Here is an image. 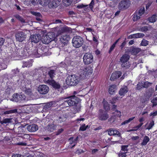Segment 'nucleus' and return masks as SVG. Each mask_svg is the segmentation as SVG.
<instances>
[{
  "instance_id": "1",
  "label": "nucleus",
  "mask_w": 157,
  "mask_h": 157,
  "mask_svg": "<svg viewBox=\"0 0 157 157\" xmlns=\"http://www.w3.org/2000/svg\"><path fill=\"white\" fill-rule=\"evenodd\" d=\"M79 76L75 75L68 76L66 80L67 84L70 86H75L78 84L80 79H84L90 77L93 72L92 69L88 67L81 69Z\"/></svg>"
},
{
  "instance_id": "2",
  "label": "nucleus",
  "mask_w": 157,
  "mask_h": 157,
  "mask_svg": "<svg viewBox=\"0 0 157 157\" xmlns=\"http://www.w3.org/2000/svg\"><path fill=\"white\" fill-rule=\"evenodd\" d=\"M64 99L63 101H62L63 102L61 103V105L66 107L76 105L81 101L79 98L75 96L65 98Z\"/></svg>"
},
{
  "instance_id": "3",
  "label": "nucleus",
  "mask_w": 157,
  "mask_h": 157,
  "mask_svg": "<svg viewBox=\"0 0 157 157\" xmlns=\"http://www.w3.org/2000/svg\"><path fill=\"white\" fill-rule=\"evenodd\" d=\"M83 38L79 36H76L72 39V43L73 46L78 48L82 46L83 43Z\"/></svg>"
},
{
  "instance_id": "4",
  "label": "nucleus",
  "mask_w": 157,
  "mask_h": 157,
  "mask_svg": "<svg viewBox=\"0 0 157 157\" xmlns=\"http://www.w3.org/2000/svg\"><path fill=\"white\" fill-rule=\"evenodd\" d=\"M130 58V56L125 54L122 56L120 59V62L121 63V66L122 67L127 69L130 67V64L128 61Z\"/></svg>"
},
{
  "instance_id": "5",
  "label": "nucleus",
  "mask_w": 157,
  "mask_h": 157,
  "mask_svg": "<svg viewBox=\"0 0 157 157\" xmlns=\"http://www.w3.org/2000/svg\"><path fill=\"white\" fill-rule=\"evenodd\" d=\"M47 68L46 67H41L37 69H35L33 71V76H36L38 78L40 77L43 75L45 76L44 72L46 73L47 72Z\"/></svg>"
},
{
  "instance_id": "6",
  "label": "nucleus",
  "mask_w": 157,
  "mask_h": 157,
  "mask_svg": "<svg viewBox=\"0 0 157 157\" xmlns=\"http://www.w3.org/2000/svg\"><path fill=\"white\" fill-rule=\"evenodd\" d=\"M29 50L27 49V48H21L17 49V52L18 53V56L22 57H26L28 56L31 53H30Z\"/></svg>"
},
{
  "instance_id": "7",
  "label": "nucleus",
  "mask_w": 157,
  "mask_h": 157,
  "mask_svg": "<svg viewBox=\"0 0 157 157\" xmlns=\"http://www.w3.org/2000/svg\"><path fill=\"white\" fill-rule=\"evenodd\" d=\"M53 33H48L41 38L42 42L44 44H48L55 39L54 35Z\"/></svg>"
},
{
  "instance_id": "8",
  "label": "nucleus",
  "mask_w": 157,
  "mask_h": 157,
  "mask_svg": "<svg viewBox=\"0 0 157 157\" xmlns=\"http://www.w3.org/2000/svg\"><path fill=\"white\" fill-rule=\"evenodd\" d=\"M98 117L101 121H104L107 120L109 117V116L107 111L102 109L99 110Z\"/></svg>"
},
{
  "instance_id": "9",
  "label": "nucleus",
  "mask_w": 157,
  "mask_h": 157,
  "mask_svg": "<svg viewBox=\"0 0 157 157\" xmlns=\"http://www.w3.org/2000/svg\"><path fill=\"white\" fill-rule=\"evenodd\" d=\"M83 62L85 64H89L93 61V56L91 53H85L83 57Z\"/></svg>"
},
{
  "instance_id": "10",
  "label": "nucleus",
  "mask_w": 157,
  "mask_h": 157,
  "mask_svg": "<svg viewBox=\"0 0 157 157\" xmlns=\"http://www.w3.org/2000/svg\"><path fill=\"white\" fill-rule=\"evenodd\" d=\"M130 4L129 0H122L119 4L118 7L120 10H124L128 8Z\"/></svg>"
},
{
  "instance_id": "11",
  "label": "nucleus",
  "mask_w": 157,
  "mask_h": 157,
  "mask_svg": "<svg viewBox=\"0 0 157 157\" xmlns=\"http://www.w3.org/2000/svg\"><path fill=\"white\" fill-rule=\"evenodd\" d=\"M15 36L16 40L21 42L25 40L26 37V35L25 33L21 31L17 32Z\"/></svg>"
},
{
  "instance_id": "12",
  "label": "nucleus",
  "mask_w": 157,
  "mask_h": 157,
  "mask_svg": "<svg viewBox=\"0 0 157 157\" xmlns=\"http://www.w3.org/2000/svg\"><path fill=\"white\" fill-rule=\"evenodd\" d=\"M48 86L45 85H40L38 88V90L40 94H45L48 93L49 91Z\"/></svg>"
},
{
  "instance_id": "13",
  "label": "nucleus",
  "mask_w": 157,
  "mask_h": 157,
  "mask_svg": "<svg viewBox=\"0 0 157 157\" xmlns=\"http://www.w3.org/2000/svg\"><path fill=\"white\" fill-rule=\"evenodd\" d=\"M47 82L49 84L51 85L54 89L55 90H58L60 88L61 86L59 83L56 82L54 80L48 79Z\"/></svg>"
},
{
  "instance_id": "14",
  "label": "nucleus",
  "mask_w": 157,
  "mask_h": 157,
  "mask_svg": "<svg viewBox=\"0 0 157 157\" xmlns=\"http://www.w3.org/2000/svg\"><path fill=\"white\" fill-rule=\"evenodd\" d=\"M31 84L30 83H29L27 82H21V85L20 86V88L22 90L23 92L26 90H28L29 88H32Z\"/></svg>"
},
{
  "instance_id": "15",
  "label": "nucleus",
  "mask_w": 157,
  "mask_h": 157,
  "mask_svg": "<svg viewBox=\"0 0 157 157\" xmlns=\"http://www.w3.org/2000/svg\"><path fill=\"white\" fill-rule=\"evenodd\" d=\"M106 132H108V135L110 136L117 135L119 137L121 136V134L120 132L114 128H109L106 130Z\"/></svg>"
},
{
  "instance_id": "16",
  "label": "nucleus",
  "mask_w": 157,
  "mask_h": 157,
  "mask_svg": "<svg viewBox=\"0 0 157 157\" xmlns=\"http://www.w3.org/2000/svg\"><path fill=\"white\" fill-rule=\"evenodd\" d=\"M141 49L139 48H136V47H131L127 49L126 52H129L133 55H136L140 52Z\"/></svg>"
},
{
  "instance_id": "17",
  "label": "nucleus",
  "mask_w": 157,
  "mask_h": 157,
  "mask_svg": "<svg viewBox=\"0 0 157 157\" xmlns=\"http://www.w3.org/2000/svg\"><path fill=\"white\" fill-rule=\"evenodd\" d=\"M44 49V48H39L37 49L36 48V49L34 50V51L32 53V54L34 55L36 57H40L41 55H42L44 52L42 50Z\"/></svg>"
},
{
  "instance_id": "18",
  "label": "nucleus",
  "mask_w": 157,
  "mask_h": 157,
  "mask_svg": "<svg viewBox=\"0 0 157 157\" xmlns=\"http://www.w3.org/2000/svg\"><path fill=\"white\" fill-rule=\"evenodd\" d=\"M59 39L62 43L65 45L68 43L70 39V36L67 34L64 35L60 37Z\"/></svg>"
},
{
  "instance_id": "19",
  "label": "nucleus",
  "mask_w": 157,
  "mask_h": 157,
  "mask_svg": "<svg viewBox=\"0 0 157 157\" xmlns=\"http://www.w3.org/2000/svg\"><path fill=\"white\" fill-rule=\"evenodd\" d=\"M30 38L32 42L35 43H37L41 39V35L39 34L31 36Z\"/></svg>"
},
{
  "instance_id": "20",
  "label": "nucleus",
  "mask_w": 157,
  "mask_h": 157,
  "mask_svg": "<svg viewBox=\"0 0 157 157\" xmlns=\"http://www.w3.org/2000/svg\"><path fill=\"white\" fill-rule=\"evenodd\" d=\"M27 128L29 132H33L38 129V125L35 124H30L27 127Z\"/></svg>"
},
{
  "instance_id": "21",
  "label": "nucleus",
  "mask_w": 157,
  "mask_h": 157,
  "mask_svg": "<svg viewBox=\"0 0 157 157\" xmlns=\"http://www.w3.org/2000/svg\"><path fill=\"white\" fill-rule=\"evenodd\" d=\"M121 72L119 71L113 73L110 79L111 81H114L115 79L119 78L121 75Z\"/></svg>"
},
{
  "instance_id": "22",
  "label": "nucleus",
  "mask_w": 157,
  "mask_h": 157,
  "mask_svg": "<svg viewBox=\"0 0 157 157\" xmlns=\"http://www.w3.org/2000/svg\"><path fill=\"white\" fill-rule=\"evenodd\" d=\"M60 1L59 0H53L50 3L48 6L50 8H53L57 7L59 5Z\"/></svg>"
},
{
  "instance_id": "23",
  "label": "nucleus",
  "mask_w": 157,
  "mask_h": 157,
  "mask_svg": "<svg viewBox=\"0 0 157 157\" xmlns=\"http://www.w3.org/2000/svg\"><path fill=\"white\" fill-rule=\"evenodd\" d=\"M117 89V86L116 85H111L109 87L108 92L109 94L113 95L115 93Z\"/></svg>"
},
{
  "instance_id": "24",
  "label": "nucleus",
  "mask_w": 157,
  "mask_h": 157,
  "mask_svg": "<svg viewBox=\"0 0 157 157\" xmlns=\"http://www.w3.org/2000/svg\"><path fill=\"white\" fill-rule=\"evenodd\" d=\"M154 91L153 88H150L147 91L145 94V98L146 99H149L151 96Z\"/></svg>"
},
{
  "instance_id": "25",
  "label": "nucleus",
  "mask_w": 157,
  "mask_h": 157,
  "mask_svg": "<svg viewBox=\"0 0 157 157\" xmlns=\"http://www.w3.org/2000/svg\"><path fill=\"white\" fill-rule=\"evenodd\" d=\"M128 89L127 86H125L121 88L120 90L119 94L121 95H124L128 91Z\"/></svg>"
},
{
  "instance_id": "26",
  "label": "nucleus",
  "mask_w": 157,
  "mask_h": 157,
  "mask_svg": "<svg viewBox=\"0 0 157 157\" xmlns=\"http://www.w3.org/2000/svg\"><path fill=\"white\" fill-rule=\"evenodd\" d=\"M56 127V125L53 124H49L47 127V129L49 132H53Z\"/></svg>"
},
{
  "instance_id": "27",
  "label": "nucleus",
  "mask_w": 157,
  "mask_h": 157,
  "mask_svg": "<svg viewBox=\"0 0 157 157\" xmlns=\"http://www.w3.org/2000/svg\"><path fill=\"white\" fill-rule=\"evenodd\" d=\"M32 65V61L31 60H28L27 61H23V65L22 67L25 68V67H29Z\"/></svg>"
},
{
  "instance_id": "28",
  "label": "nucleus",
  "mask_w": 157,
  "mask_h": 157,
  "mask_svg": "<svg viewBox=\"0 0 157 157\" xmlns=\"http://www.w3.org/2000/svg\"><path fill=\"white\" fill-rule=\"evenodd\" d=\"M19 94L17 93L14 94L13 96V98L11 99V100L16 102H20Z\"/></svg>"
},
{
  "instance_id": "29",
  "label": "nucleus",
  "mask_w": 157,
  "mask_h": 157,
  "mask_svg": "<svg viewBox=\"0 0 157 157\" xmlns=\"http://www.w3.org/2000/svg\"><path fill=\"white\" fill-rule=\"evenodd\" d=\"M56 70H51L48 71V75L49 78L51 79H53V78L55 77L56 75Z\"/></svg>"
},
{
  "instance_id": "30",
  "label": "nucleus",
  "mask_w": 157,
  "mask_h": 157,
  "mask_svg": "<svg viewBox=\"0 0 157 157\" xmlns=\"http://www.w3.org/2000/svg\"><path fill=\"white\" fill-rule=\"evenodd\" d=\"M157 20V16L155 14H154L148 18V21L151 23H154Z\"/></svg>"
},
{
  "instance_id": "31",
  "label": "nucleus",
  "mask_w": 157,
  "mask_h": 157,
  "mask_svg": "<svg viewBox=\"0 0 157 157\" xmlns=\"http://www.w3.org/2000/svg\"><path fill=\"white\" fill-rule=\"evenodd\" d=\"M149 140L150 139L149 137L147 136H145L144 137L143 141L141 143V145L143 146L146 145Z\"/></svg>"
},
{
  "instance_id": "32",
  "label": "nucleus",
  "mask_w": 157,
  "mask_h": 157,
  "mask_svg": "<svg viewBox=\"0 0 157 157\" xmlns=\"http://www.w3.org/2000/svg\"><path fill=\"white\" fill-rule=\"evenodd\" d=\"M54 103V102L53 101H51L46 103L44 106V109L46 110L50 108Z\"/></svg>"
},
{
  "instance_id": "33",
  "label": "nucleus",
  "mask_w": 157,
  "mask_h": 157,
  "mask_svg": "<svg viewBox=\"0 0 157 157\" xmlns=\"http://www.w3.org/2000/svg\"><path fill=\"white\" fill-rule=\"evenodd\" d=\"M102 103L103 104L104 109L105 111L108 110L109 109V104L107 101L104 99L102 101Z\"/></svg>"
},
{
  "instance_id": "34",
  "label": "nucleus",
  "mask_w": 157,
  "mask_h": 157,
  "mask_svg": "<svg viewBox=\"0 0 157 157\" xmlns=\"http://www.w3.org/2000/svg\"><path fill=\"white\" fill-rule=\"evenodd\" d=\"M17 112V109H11L10 110L6 111H5L4 113V114L5 115L11 113H13Z\"/></svg>"
},
{
  "instance_id": "35",
  "label": "nucleus",
  "mask_w": 157,
  "mask_h": 157,
  "mask_svg": "<svg viewBox=\"0 0 157 157\" xmlns=\"http://www.w3.org/2000/svg\"><path fill=\"white\" fill-rule=\"evenodd\" d=\"M151 27L148 26H144L139 29V30L142 32H146L150 29Z\"/></svg>"
},
{
  "instance_id": "36",
  "label": "nucleus",
  "mask_w": 157,
  "mask_h": 157,
  "mask_svg": "<svg viewBox=\"0 0 157 157\" xmlns=\"http://www.w3.org/2000/svg\"><path fill=\"white\" fill-rule=\"evenodd\" d=\"M14 17L18 20H19L21 22L25 23H26L25 20L19 15L16 14L14 15Z\"/></svg>"
},
{
  "instance_id": "37",
  "label": "nucleus",
  "mask_w": 157,
  "mask_h": 157,
  "mask_svg": "<svg viewBox=\"0 0 157 157\" xmlns=\"http://www.w3.org/2000/svg\"><path fill=\"white\" fill-rule=\"evenodd\" d=\"M140 15H138V13L136 12L134 14L132 18L133 20L134 21H137L140 18Z\"/></svg>"
},
{
  "instance_id": "38",
  "label": "nucleus",
  "mask_w": 157,
  "mask_h": 157,
  "mask_svg": "<svg viewBox=\"0 0 157 157\" xmlns=\"http://www.w3.org/2000/svg\"><path fill=\"white\" fill-rule=\"evenodd\" d=\"M72 1L73 0H63V2L64 5L68 6L71 4Z\"/></svg>"
},
{
  "instance_id": "39",
  "label": "nucleus",
  "mask_w": 157,
  "mask_h": 157,
  "mask_svg": "<svg viewBox=\"0 0 157 157\" xmlns=\"http://www.w3.org/2000/svg\"><path fill=\"white\" fill-rule=\"evenodd\" d=\"M151 102L152 103V107L156 106L157 105V97L153 98L151 100Z\"/></svg>"
},
{
  "instance_id": "40",
  "label": "nucleus",
  "mask_w": 157,
  "mask_h": 157,
  "mask_svg": "<svg viewBox=\"0 0 157 157\" xmlns=\"http://www.w3.org/2000/svg\"><path fill=\"white\" fill-rule=\"evenodd\" d=\"M152 83L149 82L147 81L145 82L143 84V88H147L149 86H150Z\"/></svg>"
},
{
  "instance_id": "41",
  "label": "nucleus",
  "mask_w": 157,
  "mask_h": 157,
  "mask_svg": "<svg viewBox=\"0 0 157 157\" xmlns=\"http://www.w3.org/2000/svg\"><path fill=\"white\" fill-rule=\"evenodd\" d=\"M135 38H140L143 37L144 35V33H138L134 34Z\"/></svg>"
},
{
  "instance_id": "42",
  "label": "nucleus",
  "mask_w": 157,
  "mask_h": 157,
  "mask_svg": "<svg viewBox=\"0 0 157 157\" xmlns=\"http://www.w3.org/2000/svg\"><path fill=\"white\" fill-rule=\"evenodd\" d=\"M135 118V117H133L129 118L128 120H127L122 122L121 124V125H124L128 123L131 121L132 120Z\"/></svg>"
},
{
  "instance_id": "43",
  "label": "nucleus",
  "mask_w": 157,
  "mask_h": 157,
  "mask_svg": "<svg viewBox=\"0 0 157 157\" xmlns=\"http://www.w3.org/2000/svg\"><path fill=\"white\" fill-rule=\"evenodd\" d=\"M148 42H149L148 41L144 39L142 40L141 43V45L144 46H146L148 45Z\"/></svg>"
},
{
  "instance_id": "44",
  "label": "nucleus",
  "mask_w": 157,
  "mask_h": 157,
  "mask_svg": "<svg viewBox=\"0 0 157 157\" xmlns=\"http://www.w3.org/2000/svg\"><path fill=\"white\" fill-rule=\"evenodd\" d=\"M119 98L117 97H114L112 98V100L110 101V103H111L112 104H114L115 103L117 100Z\"/></svg>"
},
{
  "instance_id": "45",
  "label": "nucleus",
  "mask_w": 157,
  "mask_h": 157,
  "mask_svg": "<svg viewBox=\"0 0 157 157\" xmlns=\"http://www.w3.org/2000/svg\"><path fill=\"white\" fill-rule=\"evenodd\" d=\"M11 119L6 118L4 119L2 121L1 124H3L4 123L6 124L10 123L11 122Z\"/></svg>"
},
{
  "instance_id": "46",
  "label": "nucleus",
  "mask_w": 157,
  "mask_h": 157,
  "mask_svg": "<svg viewBox=\"0 0 157 157\" xmlns=\"http://www.w3.org/2000/svg\"><path fill=\"white\" fill-rule=\"evenodd\" d=\"M66 119L63 116L59 117V118L58 120H57L58 121V123H61L65 121Z\"/></svg>"
},
{
  "instance_id": "47",
  "label": "nucleus",
  "mask_w": 157,
  "mask_h": 157,
  "mask_svg": "<svg viewBox=\"0 0 157 157\" xmlns=\"http://www.w3.org/2000/svg\"><path fill=\"white\" fill-rule=\"evenodd\" d=\"M11 56L12 57H13L18 56V53L17 52V49H15V50L13 51V52L11 53Z\"/></svg>"
},
{
  "instance_id": "48",
  "label": "nucleus",
  "mask_w": 157,
  "mask_h": 157,
  "mask_svg": "<svg viewBox=\"0 0 157 157\" xmlns=\"http://www.w3.org/2000/svg\"><path fill=\"white\" fill-rule=\"evenodd\" d=\"M154 125V121H152L150 123L148 126L147 128H146L145 129L149 130L152 128Z\"/></svg>"
},
{
  "instance_id": "49",
  "label": "nucleus",
  "mask_w": 157,
  "mask_h": 157,
  "mask_svg": "<svg viewBox=\"0 0 157 157\" xmlns=\"http://www.w3.org/2000/svg\"><path fill=\"white\" fill-rule=\"evenodd\" d=\"M145 9L144 8H141L139 10L138 13V15H139L141 16L142 14H144V12Z\"/></svg>"
},
{
  "instance_id": "50",
  "label": "nucleus",
  "mask_w": 157,
  "mask_h": 157,
  "mask_svg": "<svg viewBox=\"0 0 157 157\" xmlns=\"http://www.w3.org/2000/svg\"><path fill=\"white\" fill-rule=\"evenodd\" d=\"M19 96H20V102L21 101H25V100H26V97L25 96V95L24 94H20Z\"/></svg>"
},
{
  "instance_id": "51",
  "label": "nucleus",
  "mask_w": 157,
  "mask_h": 157,
  "mask_svg": "<svg viewBox=\"0 0 157 157\" xmlns=\"http://www.w3.org/2000/svg\"><path fill=\"white\" fill-rule=\"evenodd\" d=\"M76 106L75 109L77 112H79L80 111V109L81 107V104L78 103V104L76 105H75Z\"/></svg>"
},
{
  "instance_id": "52",
  "label": "nucleus",
  "mask_w": 157,
  "mask_h": 157,
  "mask_svg": "<svg viewBox=\"0 0 157 157\" xmlns=\"http://www.w3.org/2000/svg\"><path fill=\"white\" fill-rule=\"evenodd\" d=\"M25 93L27 94L28 95H31L32 94V90L31 89V88H29L28 90H25L24 91Z\"/></svg>"
},
{
  "instance_id": "53",
  "label": "nucleus",
  "mask_w": 157,
  "mask_h": 157,
  "mask_svg": "<svg viewBox=\"0 0 157 157\" xmlns=\"http://www.w3.org/2000/svg\"><path fill=\"white\" fill-rule=\"evenodd\" d=\"M128 145H122L121 146V150L124 151H127L128 150Z\"/></svg>"
},
{
  "instance_id": "54",
  "label": "nucleus",
  "mask_w": 157,
  "mask_h": 157,
  "mask_svg": "<svg viewBox=\"0 0 157 157\" xmlns=\"http://www.w3.org/2000/svg\"><path fill=\"white\" fill-rule=\"evenodd\" d=\"M12 72L13 75H16L18 74L19 72V70L17 68H16L12 70Z\"/></svg>"
},
{
  "instance_id": "55",
  "label": "nucleus",
  "mask_w": 157,
  "mask_h": 157,
  "mask_svg": "<svg viewBox=\"0 0 157 157\" xmlns=\"http://www.w3.org/2000/svg\"><path fill=\"white\" fill-rule=\"evenodd\" d=\"M115 120V116H112L110 117L109 119V121L111 123H113Z\"/></svg>"
},
{
  "instance_id": "56",
  "label": "nucleus",
  "mask_w": 157,
  "mask_h": 157,
  "mask_svg": "<svg viewBox=\"0 0 157 157\" xmlns=\"http://www.w3.org/2000/svg\"><path fill=\"white\" fill-rule=\"evenodd\" d=\"M86 128L87 127H85V124H83L80 127L79 131H85L86 130Z\"/></svg>"
},
{
  "instance_id": "57",
  "label": "nucleus",
  "mask_w": 157,
  "mask_h": 157,
  "mask_svg": "<svg viewBox=\"0 0 157 157\" xmlns=\"http://www.w3.org/2000/svg\"><path fill=\"white\" fill-rule=\"evenodd\" d=\"M126 39L125 38L123 42L122 43L121 45L120 46V47L121 48V50H122L123 48L126 44Z\"/></svg>"
},
{
  "instance_id": "58",
  "label": "nucleus",
  "mask_w": 157,
  "mask_h": 157,
  "mask_svg": "<svg viewBox=\"0 0 157 157\" xmlns=\"http://www.w3.org/2000/svg\"><path fill=\"white\" fill-rule=\"evenodd\" d=\"M143 83H140L139 82L137 85V89L138 90H140L141 88H143Z\"/></svg>"
},
{
  "instance_id": "59",
  "label": "nucleus",
  "mask_w": 157,
  "mask_h": 157,
  "mask_svg": "<svg viewBox=\"0 0 157 157\" xmlns=\"http://www.w3.org/2000/svg\"><path fill=\"white\" fill-rule=\"evenodd\" d=\"M87 6V5H84L83 4H81L78 5L77 8L78 9H82L84 7H86Z\"/></svg>"
},
{
  "instance_id": "60",
  "label": "nucleus",
  "mask_w": 157,
  "mask_h": 157,
  "mask_svg": "<svg viewBox=\"0 0 157 157\" xmlns=\"http://www.w3.org/2000/svg\"><path fill=\"white\" fill-rule=\"evenodd\" d=\"M32 13L33 15L35 16L36 17L38 16H39V17H41V15L39 13L33 12Z\"/></svg>"
},
{
  "instance_id": "61",
  "label": "nucleus",
  "mask_w": 157,
  "mask_h": 157,
  "mask_svg": "<svg viewBox=\"0 0 157 157\" xmlns=\"http://www.w3.org/2000/svg\"><path fill=\"white\" fill-rule=\"evenodd\" d=\"M64 130L63 129L61 128L60 129H58V131L56 132V135H58L61 133Z\"/></svg>"
},
{
  "instance_id": "62",
  "label": "nucleus",
  "mask_w": 157,
  "mask_h": 157,
  "mask_svg": "<svg viewBox=\"0 0 157 157\" xmlns=\"http://www.w3.org/2000/svg\"><path fill=\"white\" fill-rule=\"evenodd\" d=\"M114 114L117 117H120L121 116V112L117 110L115 111Z\"/></svg>"
},
{
  "instance_id": "63",
  "label": "nucleus",
  "mask_w": 157,
  "mask_h": 157,
  "mask_svg": "<svg viewBox=\"0 0 157 157\" xmlns=\"http://www.w3.org/2000/svg\"><path fill=\"white\" fill-rule=\"evenodd\" d=\"M157 115V110L151 113L150 114V116H152V118H154V117Z\"/></svg>"
},
{
  "instance_id": "64",
  "label": "nucleus",
  "mask_w": 157,
  "mask_h": 157,
  "mask_svg": "<svg viewBox=\"0 0 157 157\" xmlns=\"http://www.w3.org/2000/svg\"><path fill=\"white\" fill-rule=\"evenodd\" d=\"M12 157H24L23 155L19 154H13Z\"/></svg>"
}]
</instances>
